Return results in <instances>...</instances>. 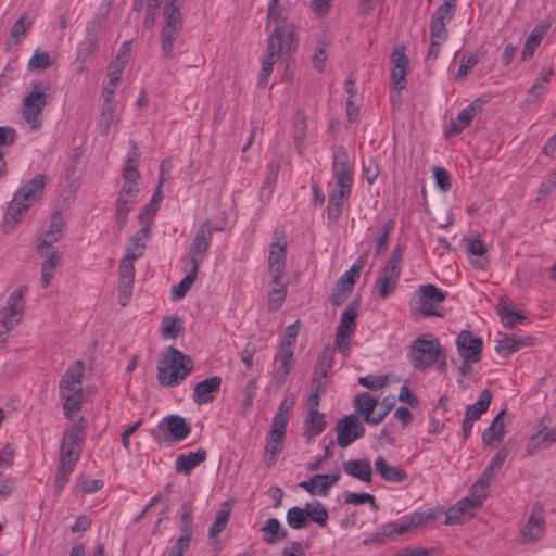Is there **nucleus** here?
<instances>
[{"label":"nucleus","instance_id":"24","mask_svg":"<svg viewBox=\"0 0 556 556\" xmlns=\"http://www.w3.org/2000/svg\"><path fill=\"white\" fill-rule=\"evenodd\" d=\"M220 386L222 378L219 376H213L195 383L192 395L194 403L199 406L212 403Z\"/></svg>","mask_w":556,"mask_h":556},{"label":"nucleus","instance_id":"47","mask_svg":"<svg viewBox=\"0 0 556 556\" xmlns=\"http://www.w3.org/2000/svg\"><path fill=\"white\" fill-rule=\"evenodd\" d=\"M199 267L191 265L189 273L172 288V299L180 300L190 290L197 279Z\"/></svg>","mask_w":556,"mask_h":556},{"label":"nucleus","instance_id":"39","mask_svg":"<svg viewBox=\"0 0 556 556\" xmlns=\"http://www.w3.org/2000/svg\"><path fill=\"white\" fill-rule=\"evenodd\" d=\"M481 104L478 101H473L468 106L463 109L455 121L451 123L448 132L451 135H457L467 128L477 113L480 111Z\"/></svg>","mask_w":556,"mask_h":556},{"label":"nucleus","instance_id":"20","mask_svg":"<svg viewBox=\"0 0 556 556\" xmlns=\"http://www.w3.org/2000/svg\"><path fill=\"white\" fill-rule=\"evenodd\" d=\"M212 233L213 231L210 222H205L199 227L188 252L190 265L200 267V264L202 263L211 244Z\"/></svg>","mask_w":556,"mask_h":556},{"label":"nucleus","instance_id":"17","mask_svg":"<svg viewBox=\"0 0 556 556\" xmlns=\"http://www.w3.org/2000/svg\"><path fill=\"white\" fill-rule=\"evenodd\" d=\"M456 349L465 363H478L481 359L483 341L469 330H462L456 340Z\"/></svg>","mask_w":556,"mask_h":556},{"label":"nucleus","instance_id":"44","mask_svg":"<svg viewBox=\"0 0 556 556\" xmlns=\"http://www.w3.org/2000/svg\"><path fill=\"white\" fill-rule=\"evenodd\" d=\"M490 479L482 476L470 486L468 495L466 496L478 508H481L488 497Z\"/></svg>","mask_w":556,"mask_h":556},{"label":"nucleus","instance_id":"9","mask_svg":"<svg viewBox=\"0 0 556 556\" xmlns=\"http://www.w3.org/2000/svg\"><path fill=\"white\" fill-rule=\"evenodd\" d=\"M401 261L402 251L400 248H395L376 280V292L380 300H386L395 291L401 276Z\"/></svg>","mask_w":556,"mask_h":556},{"label":"nucleus","instance_id":"52","mask_svg":"<svg viewBox=\"0 0 556 556\" xmlns=\"http://www.w3.org/2000/svg\"><path fill=\"white\" fill-rule=\"evenodd\" d=\"M304 508L305 511H307V519H311L320 527H325L327 525L328 513L319 501L307 503Z\"/></svg>","mask_w":556,"mask_h":556},{"label":"nucleus","instance_id":"49","mask_svg":"<svg viewBox=\"0 0 556 556\" xmlns=\"http://www.w3.org/2000/svg\"><path fill=\"white\" fill-rule=\"evenodd\" d=\"M491 400V391L488 389L483 390L480 393L479 399L467 408L465 415L473 420H478L481 417V415L488 410Z\"/></svg>","mask_w":556,"mask_h":556},{"label":"nucleus","instance_id":"46","mask_svg":"<svg viewBox=\"0 0 556 556\" xmlns=\"http://www.w3.org/2000/svg\"><path fill=\"white\" fill-rule=\"evenodd\" d=\"M182 0H172L164 7V26L182 27L181 9Z\"/></svg>","mask_w":556,"mask_h":556},{"label":"nucleus","instance_id":"38","mask_svg":"<svg viewBox=\"0 0 556 556\" xmlns=\"http://www.w3.org/2000/svg\"><path fill=\"white\" fill-rule=\"evenodd\" d=\"M367 263V255H361L351 266V268L342 274L337 282V287L344 289L345 292H352L353 286L361 276L363 268Z\"/></svg>","mask_w":556,"mask_h":556},{"label":"nucleus","instance_id":"11","mask_svg":"<svg viewBox=\"0 0 556 556\" xmlns=\"http://www.w3.org/2000/svg\"><path fill=\"white\" fill-rule=\"evenodd\" d=\"M404 46L396 47L391 54V78H392V92L391 101L400 104V93L406 88V76L409 72V59L406 55Z\"/></svg>","mask_w":556,"mask_h":556},{"label":"nucleus","instance_id":"64","mask_svg":"<svg viewBox=\"0 0 556 556\" xmlns=\"http://www.w3.org/2000/svg\"><path fill=\"white\" fill-rule=\"evenodd\" d=\"M256 390H257V382L255 379H251L245 384L244 390H243V399L241 402V409H242L243 415L248 414L251 410L253 403H254L255 395H256Z\"/></svg>","mask_w":556,"mask_h":556},{"label":"nucleus","instance_id":"41","mask_svg":"<svg viewBox=\"0 0 556 556\" xmlns=\"http://www.w3.org/2000/svg\"><path fill=\"white\" fill-rule=\"evenodd\" d=\"M504 410L500 412L491 425L483 431L482 441L486 445L500 443L505 435V425L502 420Z\"/></svg>","mask_w":556,"mask_h":556},{"label":"nucleus","instance_id":"12","mask_svg":"<svg viewBox=\"0 0 556 556\" xmlns=\"http://www.w3.org/2000/svg\"><path fill=\"white\" fill-rule=\"evenodd\" d=\"M140 161V151L136 143H132L127 160L123 167V179L124 185L119 191L121 197L130 198L136 200V197L139 192L138 181L140 179V174L138 172Z\"/></svg>","mask_w":556,"mask_h":556},{"label":"nucleus","instance_id":"40","mask_svg":"<svg viewBox=\"0 0 556 556\" xmlns=\"http://www.w3.org/2000/svg\"><path fill=\"white\" fill-rule=\"evenodd\" d=\"M263 540L276 544L287 538L288 531L277 518H268L261 528Z\"/></svg>","mask_w":556,"mask_h":556},{"label":"nucleus","instance_id":"59","mask_svg":"<svg viewBox=\"0 0 556 556\" xmlns=\"http://www.w3.org/2000/svg\"><path fill=\"white\" fill-rule=\"evenodd\" d=\"M497 312L503 326L509 329L514 328L518 324H521L526 319L521 313L515 312L507 306L500 307Z\"/></svg>","mask_w":556,"mask_h":556},{"label":"nucleus","instance_id":"2","mask_svg":"<svg viewBox=\"0 0 556 556\" xmlns=\"http://www.w3.org/2000/svg\"><path fill=\"white\" fill-rule=\"evenodd\" d=\"M332 169L336 185L329 194L327 215L329 219L337 220L342 213L345 200L351 194L353 184L352 168L344 149L336 151Z\"/></svg>","mask_w":556,"mask_h":556},{"label":"nucleus","instance_id":"6","mask_svg":"<svg viewBox=\"0 0 556 556\" xmlns=\"http://www.w3.org/2000/svg\"><path fill=\"white\" fill-rule=\"evenodd\" d=\"M27 288L20 286L11 291L0 307V346L4 345L9 333L22 320L25 308V294Z\"/></svg>","mask_w":556,"mask_h":556},{"label":"nucleus","instance_id":"48","mask_svg":"<svg viewBox=\"0 0 556 556\" xmlns=\"http://www.w3.org/2000/svg\"><path fill=\"white\" fill-rule=\"evenodd\" d=\"M159 5V0H134L132 10L140 12L146 9L143 25L147 28H152L155 23V14Z\"/></svg>","mask_w":556,"mask_h":556},{"label":"nucleus","instance_id":"4","mask_svg":"<svg viewBox=\"0 0 556 556\" xmlns=\"http://www.w3.org/2000/svg\"><path fill=\"white\" fill-rule=\"evenodd\" d=\"M193 369L192 359L175 348H168L157 365V380L164 387L179 384Z\"/></svg>","mask_w":556,"mask_h":556},{"label":"nucleus","instance_id":"16","mask_svg":"<svg viewBox=\"0 0 556 556\" xmlns=\"http://www.w3.org/2000/svg\"><path fill=\"white\" fill-rule=\"evenodd\" d=\"M337 442L341 447H348L365 434V427L355 414L344 416L336 425Z\"/></svg>","mask_w":556,"mask_h":556},{"label":"nucleus","instance_id":"7","mask_svg":"<svg viewBox=\"0 0 556 556\" xmlns=\"http://www.w3.org/2000/svg\"><path fill=\"white\" fill-rule=\"evenodd\" d=\"M47 105V94L41 83L35 81L30 90L23 98L22 117L31 130H39L42 126V112Z\"/></svg>","mask_w":556,"mask_h":556},{"label":"nucleus","instance_id":"10","mask_svg":"<svg viewBox=\"0 0 556 556\" xmlns=\"http://www.w3.org/2000/svg\"><path fill=\"white\" fill-rule=\"evenodd\" d=\"M446 299V294L437 286L427 283L419 286L410 304L424 316H442L439 305Z\"/></svg>","mask_w":556,"mask_h":556},{"label":"nucleus","instance_id":"5","mask_svg":"<svg viewBox=\"0 0 556 556\" xmlns=\"http://www.w3.org/2000/svg\"><path fill=\"white\" fill-rule=\"evenodd\" d=\"M300 332V320H295L289 325L277 345V352L274 357V380L282 384L287 381L288 376L294 367V350L296 345L298 336Z\"/></svg>","mask_w":556,"mask_h":556},{"label":"nucleus","instance_id":"3","mask_svg":"<svg viewBox=\"0 0 556 556\" xmlns=\"http://www.w3.org/2000/svg\"><path fill=\"white\" fill-rule=\"evenodd\" d=\"M84 372L83 362L76 361L68 366L60 380V397L66 419L74 418L83 406L84 390L81 383Z\"/></svg>","mask_w":556,"mask_h":556},{"label":"nucleus","instance_id":"14","mask_svg":"<svg viewBox=\"0 0 556 556\" xmlns=\"http://www.w3.org/2000/svg\"><path fill=\"white\" fill-rule=\"evenodd\" d=\"M287 241L277 237L268 245L267 271L273 283H279L286 271Z\"/></svg>","mask_w":556,"mask_h":556},{"label":"nucleus","instance_id":"31","mask_svg":"<svg viewBox=\"0 0 556 556\" xmlns=\"http://www.w3.org/2000/svg\"><path fill=\"white\" fill-rule=\"evenodd\" d=\"M343 470L362 482L369 483L372 480V468L367 458L349 459L343 463Z\"/></svg>","mask_w":556,"mask_h":556},{"label":"nucleus","instance_id":"21","mask_svg":"<svg viewBox=\"0 0 556 556\" xmlns=\"http://www.w3.org/2000/svg\"><path fill=\"white\" fill-rule=\"evenodd\" d=\"M545 531L544 511L541 505H534L530 517L520 530V541L530 543L540 540Z\"/></svg>","mask_w":556,"mask_h":556},{"label":"nucleus","instance_id":"61","mask_svg":"<svg viewBox=\"0 0 556 556\" xmlns=\"http://www.w3.org/2000/svg\"><path fill=\"white\" fill-rule=\"evenodd\" d=\"M478 56L473 52H467L462 56L459 67L455 75L456 80H465L468 73L477 65Z\"/></svg>","mask_w":556,"mask_h":556},{"label":"nucleus","instance_id":"54","mask_svg":"<svg viewBox=\"0 0 556 556\" xmlns=\"http://www.w3.org/2000/svg\"><path fill=\"white\" fill-rule=\"evenodd\" d=\"M53 58L47 51L36 49L34 54L28 61L27 67L29 71H43L53 64Z\"/></svg>","mask_w":556,"mask_h":556},{"label":"nucleus","instance_id":"53","mask_svg":"<svg viewBox=\"0 0 556 556\" xmlns=\"http://www.w3.org/2000/svg\"><path fill=\"white\" fill-rule=\"evenodd\" d=\"M295 394H287L279 404L278 409L273 417V421L288 425L289 416L295 405Z\"/></svg>","mask_w":556,"mask_h":556},{"label":"nucleus","instance_id":"63","mask_svg":"<svg viewBox=\"0 0 556 556\" xmlns=\"http://www.w3.org/2000/svg\"><path fill=\"white\" fill-rule=\"evenodd\" d=\"M181 330L179 318L166 316L162 320V337L164 339H175Z\"/></svg>","mask_w":556,"mask_h":556},{"label":"nucleus","instance_id":"25","mask_svg":"<svg viewBox=\"0 0 556 556\" xmlns=\"http://www.w3.org/2000/svg\"><path fill=\"white\" fill-rule=\"evenodd\" d=\"M39 256L43 260L41 264L40 283L43 288L50 286L54 278L58 266L62 262V253L58 250H37Z\"/></svg>","mask_w":556,"mask_h":556},{"label":"nucleus","instance_id":"29","mask_svg":"<svg viewBox=\"0 0 556 556\" xmlns=\"http://www.w3.org/2000/svg\"><path fill=\"white\" fill-rule=\"evenodd\" d=\"M448 38V31L446 28V24L442 22L438 23L434 21H430V46L427 53V59L437 60L440 54L442 46L446 42Z\"/></svg>","mask_w":556,"mask_h":556},{"label":"nucleus","instance_id":"35","mask_svg":"<svg viewBox=\"0 0 556 556\" xmlns=\"http://www.w3.org/2000/svg\"><path fill=\"white\" fill-rule=\"evenodd\" d=\"M549 26L551 24L548 22H541L532 29L522 48L521 59L523 61H527L533 56Z\"/></svg>","mask_w":556,"mask_h":556},{"label":"nucleus","instance_id":"32","mask_svg":"<svg viewBox=\"0 0 556 556\" xmlns=\"http://www.w3.org/2000/svg\"><path fill=\"white\" fill-rule=\"evenodd\" d=\"M375 469L388 482H403L407 478V472L404 469L392 465L383 456H378L375 459Z\"/></svg>","mask_w":556,"mask_h":556},{"label":"nucleus","instance_id":"8","mask_svg":"<svg viewBox=\"0 0 556 556\" xmlns=\"http://www.w3.org/2000/svg\"><path fill=\"white\" fill-rule=\"evenodd\" d=\"M441 354L440 341L432 334L425 333L413 342L410 362L416 369H426L434 365Z\"/></svg>","mask_w":556,"mask_h":556},{"label":"nucleus","instance_id":"26","mask_svg":"<svg viewBox=\"0 0 556 556\" xmlns=\"http://www.w3.org/2000/svg\"><path fill=\"white\" fill-rule=\"evenodd\" d=\"M340 472L329 475H315L311 479L301 481L299 486L311 495H326L328 490L340 480Z\"/></svg>","mask_w":556,"mask_h":556},{"label":"nucleus","instance_id":"1","mask_svg":"<svg viewBox=\"0 0 556 556\" xmlns=\"http://www.w3.org/2000/svg\"><path fill=\"white\" fill-rule=\"evenodd\" d=\"M46 184L47 177L37 174L13 193L2 219V228L5 232L15 229L28 210L41 200Z\"/></svg>","mask_w":556,"mask_h":556},{"label":"nucleus","instance_id":"50","mask_svg":"<svg viewBox=\"0 0 556 556\" xmlns=\"http://www.w3.org/2000/svg\"><path fill=\"white\" fill-rule=\"evenodd\" d=\"M326 371L315 378L307 399V409H319L320 397L325 392Z\"/></svg>","mask_w":556,"mask_h":556},{"label":"nucleus","instance_id":"36","mask_svg":"<svg viewBox=\"0 0 556 556\" xmlns=\"http://www.w3.org/2000/svg\"><path fill=\"white\" fill-rule=\"evenodd\" d=\"M327 426L326 415L319 409H307L304 419V435L309 440L324 432Z\"/></svg>","mask_w":556,"mask_h":556},{"label":"nucleus","instance_id":"42","mask_svg":"<svg viewBox=\"0 0 556 556\" xmlns=\"http://www.w3.org/2000/svg\"><path fill=\"white\" fill-rule=\"evenodd\" d=\"M162 426L170 433V435L181 441L190 433V427L186 420L180 416H169L163 419Z\"/></svg>","mask_w":556,"mask_h":556},{"label":"nucleus","instance_id":"19","mask_svg":"<svg viewBox=\"0 0 556 556\" xmlns=\"http://www.w3.org/2000/svg\"><path fill=\"white\" fill-rule=\"evenodd\" d=\"M299 43L296 27L293 24H282L276 26L274 31L269 35L267 45L282 51L293 52L296 50Z\"/></svg>","mask_w":556,"mask_h":556},{"label":"nucleus","instance_id":"45","mask_svg":"<svg viewBox=\"0 0 556 556\" xmlns=\"http://www.w3.org/2000/svg\"><path fill=\"white\" fill-rule=\"evenodd\" d=\"M279 49L267 45L266 53L262 62V73H261V79L260 84L263 86H266L269 76L271 75L274 71V65L280 58Z\"/></svg>","mask_w":556,"mask_h":556},{"label":"nucleus","instance_id":"58","mask_svg":"<svg viewBox=\"0 0 556 556\" xmlns=\"http://www.w3.org/2000/svg\"><path fill=\"white\" fill-rule=\"evenodd\" d=\"M286 520L290 528L303 529L306 526L307 511L299 506L291 507L286 514Z\"/></svg>","mask_w":556,"mask_h":556},{"label":"nucleus","instance_id":"28","mask_svg":"<svg viewBox=\"0 0 556 556\" xmlns=\"http://www.w3.org/2000/svg\"><path fill=\"white\" fill-rule=\"evenodd\" d=\"M63 220L60 216L51 219L49 228L41 233L37 240V250H56L53 244L59 242L63 236Z\"/></svg>","mask_w":556,"mask_h":556},{"label":"nucleus","instance_id":"43","mask_svg":"<svg viewBox=\"0 0 556 556\" xmlns=\"http://www.w3.org/2000/svg\"><path fill=\"white\" fill-rule=\"evenodd\" d=\"M150 232H147V228H141L138 230L130 239L126 248L125 256L126 258L136 261L139 258L146 248V240Z\"/></svg>","mask_w":556,"mask_h":556},{"label":"nucleus","instance_id":"30","mask_svg":"<svg viewBox=\"0 0 556 556\" xmlns=\"http://www.w3.org/2000/svg\"><path fill=\"white\" fill-rule=\"evenodd\" d=\"M286 431L287 425L271 420L270 429L266 439L265 451L271 455L273 460H275L276 456L282 451Z\"/></svg>","mask_w":556,"mask_h":556},{"label":"nucleus","instance_id":"34","mask_svg":"<svg viewBox=\"0 0 556 556\" xmlns=\"http://www.w3.org/2000/svg\"><path fill=\"white\" fill-rule=\"evenodd\" d=\"M206 456L207 453L203 448H198L187 454H180L176 458L175 469L177 472L190 475L197 466L206 459Z\"/></svg>","mask_w":556,"mask_h":556},{"label":"nucleus","instance_id":"27","mask_svg":"<svg viewBox=\"0 0 556 556\" xmlns=\"http://www.w3.org/2000/svg\"><path fill=\"white\" fill-rule=\"evenodd\" d=\"M103 98L104 101L102 105L101 116L98 123V129L102 136H108L110 134L112 125L116 123V104L114 101V89L104 88Z\"/></svg>","mask_w":556,"mask_h":556},{"label":"nucleus","instance_id":"23","mask_svg":"<svg viewBox=\"0 0 556 556\" xmlns=\"http://www.w3.org/2000/svg\"><path fill=\"white\" fill-rule=\"evenodd\" d=\"M472 502L466 496L457 501L452 507L445 513L446 525H459L471 519L479 510Z\"/></svg>","mask_w":556,"mask_h":556},{"label":"nucleus","instance_id":"60","mask_svg":"<svg viewBox=\"0 0 556 556\" xmlns=\"http://www.w3.org/2000/svg\"><path fill=\"white\" fill-rule=\"evenodd\" d=\"M29 28H30V22L27 21L26 15L23 14L11 27L10 42L12 45L20 43Z\"/></svg>","mask_w":556,"mask_h":556},{"label":"nucleus","instance_id":"13","mask_svg":"<svg viewBox=\"0 0 556 556\" xmlns=\"http://www.w3.org/2000/svg\"><path fill=\"white\" fill-rule=\"evenodd\" d=\"M83 441V428L77 424L73 425L62 438L60 464L75 467L80 457Z\"/></svg>","mask_w":556,"mask_h":556},{"label":"nucleus","instance_id":"55","mask_svg":"<svg viewBox=\"0 0 556 556\" xmlns=\"http://www.w3.org/2000/svg\"><path fill=\"white\" fill-rule=\"evenodd\" d=\"M179 27L163 26L162 29V49L166 56H174V42L178 38Z\"/></svg>","mask_w":556,"mask_h":556},{"label":"nucleus","instance_id":"33","mask_svg":"<svg viewBox=\"0 0 556 556\" xmlns=\"http://www.w3.org/2000/svg\"><path fill=\"white\" fill-rule=\"evenodd\" d=\"M555 442L556 425L552 428L544 427L529 438L527 443V451L532 455L536 451L546 448Z\"/></svg>","mask_w":556,"mask_h":556},{"label":"nucleus","instance_id":"56","mask_svg":"<svg viewBox=\"0 0 556 556\" xmlns=\"http://www.w3.org/2000/svg\"><path fill=\"white\" fill-rule=\"evenodd\" d=\"M455 9L456 0H445L444 3L437 8L430 21L442 22L447 25L454 16Z\"/></svg>","mask_w":556,"mask_h":556},{"label":"nucleus","instance_id":"51","mask_svg":"<svg viewBox=\"0 0 556 556\" xmlns=\"http://www.w3.org/2000/svg\"><path fill=\"white\" fill-rule=\"evenodd\" d=\"M553 74L552 68L543 71L533 83L532 87L528 91V101L533 102L539 99L547 89L551 76Z\"/></svg>","mask_w":556,"mask_h":556},{"label":"nucleus","instance_id":"62","mask_svg":"<svg viewBox=\"0 0 556 556\" xmlns=\"http://www.w3.org/2000/svg\"><path fill=\"white\" fill-rule=\"evenodd\" d=\"M388 382L389 377L387 375H368L358 378V383L361 386L372 391L381 390L388 384Z\"/></svg>","mask_w":556,"mask_h":556},{"label":"nucleus","instance_id":"18","mask_svg":"<svg viewBox=\"0 0 556 556\" xmlns=\"http://www.w3.org/2000/svg\"><path fill=\"white\" fill-rule=\"evenodd\" d=\"M393 403L387 406L381 413H375L378 400L367 392L359 393L354 399V407L357 416H362L364 421L369 425L380 424L388 415Z\"/></svg>","mask_w":556,"mask_h":556},{"label":"nucleus","instance_id":"15","mask_svg":"<svg viewBox=\"0 0 556 556\" xmlns=\"http://www.w3.org/2000/svg\"><path fill=\"white\" fill-rule=\"evenodd\" d=\"M358 315V307L355 304H350L341 315L340 324L336 333V345L340 353L344 356L350 351V339L356 329V318Z\"/></svg>","mask_w":556,"mask_h":556},{"label":"nucleus","instance_id":"37","mask_svg":"<svg viewBox=\"0 0 556 556\" xmlns=\"http://www.w3.org/2000/svg\"><path fill=\"white\" fill-rule=\"evenodd\" d=\"M533 339L530 337L519 338L516 336H506L498 340L495 345V351L501 356H509L525 346H531Z\"/></svg>","mask_w":556,"mask_h":556},{"label":"nucleus","instance_id":"22","mask_svg":"<svg viewBox=\"0 0 556 556\" xmlns=\"http://www.w3.org/2000/svg\"><path fill=\"white\" fill-rule=\"evenodd\" d=\"M135 261L123 257L119 265V303L125 306L131 295L135 281Z\"/></svg>","mask_w":556,"mask_h":556},{"label":"nucleus","instance_id":"57","mask_svg":"<svg viewBox=\"0 0 556 556\" xmlns=\"http://www.w3.org/2000/svg\"><path fill=\"white\" fill-rule=\"evenodd\" d=\"M275 285L276 287L268 292V307L271 311H278L282 306L288 290L287 283L282 280Z\"/></svg>","mask_w":556,"mask_h":556}]
</instances>
